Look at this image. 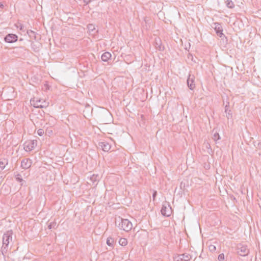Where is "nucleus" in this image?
<instances>
[{
  "mask_svg": "<svg viewBox=\"0 0 261 261\" xmlns=\"http://www.w3.org/2000/svg\"><path fill=\"white\" fill-rule=\"evenodd\" d=\"M116 225L119 229L125 231H130L133 227V224L130 221L127 219H122L120 217L118 220L116 221Z\"/></svg>",
  "mask_w": 261,
  "mask_h": 261,
  "instance_id": "obj_1",
  "label": "nucleus"
},
{
  "mask_svg": "<svg viewBox=\"0 0 261 261\" xmlns=\"http://www.w3.org/2000/svg\"><path fill=\"white\" fill-rule=\"evenodd\" d=\"M12 230L7 231L3 236V246L2 247V252L4 254L6 252L8 249V245L10 242L12 241Z\"/></svg>",
  "mask_w": 261,
  "mask_h": 261,
  "instance_id": "obj_2",
  "label": "nucleus"
},
{
  "mask_svg": "<svg viewBox=\"0 0 261 261\" xmlns=\"http://www.w3.org/2000/svg\"><path fill=\"white\" fill-rule=\"evenodd\" d=\"M99 120L102 124L110 123L112 121V115L107 110H104L99 115Z\"/></svg>",
  "mask_w": 261,
  "mask_h": 261,
  "instance_id": "obj_3",
  "label": "nucleus"
},
{
  "mask_svg": "<svg viewBox=\"0 0 261 261\" xmlns=\"http://www.w3.org/2000/svg\"><path fill=\"white\" fill-rule=\"evenodd\" d=\"M31 102L35 108H46L48 106V103L41 99L33 98L31 99Z\"/></svg>",
  "mask_w": 261,
  "mask_h": 261,
  "instance_id": "obj_4",
  "label": "nucleus"
},
{
  "mask_svg": "<svg viewBox=\"0 0 261 261\" xmlns=\"http://www.w3.org/2000/svg\"><path fill=\"white\" fill-rule=\"evenodd\" d=\"M162 214L166 217H169L172 214V208L169 202L165 201L163 203L161 210Z\"/></svg>",
  "mask_w": 261,
  "mask_h": 261,
  "instance_id": "obj_5",
  "label": "nucleus"
},
{
  "mask_svg": "<svg viewBox=\"0 0 261 261\" xmlns=\"http://www.w3.org/2000/svg\"><path fill=\"white\" fill-rule=\"evenodd\" d=\"M237 253L242 256H246L249 253V249L246 245L243 244H239L237 247Z\"/></svg>",
  "mask_w": 261,
  "mask_h": 261,
  "instance_id": "obj_6",
  "label": "nucleus"
},
{
  "mask_svg": "<svg viewBox=\"0 0 261 261\" xmlns=\"http://www.w3.org/2000/svg\"><path fill=\"white\" fill-rule=\"evenodd\" d=\"M192 258L190 254L185 253L181 254H177L174 257V259L175 261H189Z\"/></svg>",
  "mask_w": 261,
  "mask_h": 261,
  "instance_id": "obj_7",
  "label": "nucleus"
},
{
  "mask_svg": "<svg viewBox=\"0 0 261 261\" xmlns=\"http://www.w3.org/2000/svg\"><path fill=\"white\" fill-rule=\"evenodd\" d=\"M24 149L27 151H30L35 148L36 145V141L32 140L26 142L24 144Z\"/></svg>",
  "mask_w": 261,
  "mask_h": 261,
  "instance_id": "obj_8",
  "label": "nucleus"
},
{
  "mask_svg": "<svg viewBox=\"0 0 261 261\" xmlns=\"http://www.w3.org/2000/svg\"><path fill=\"white\" fill-rule=\"evenodd\" d=\"M187 82L188 87L191 90H193L195 88V76L194 75L189 74Z\"/></svg>",
  "mask_w": 261,
  "mask_h": 261,
  "instance_id": "obj_9",
  "label": "nucleus"
},
{
  "mask_svg": "<svg viewBox=\"0 0 261 261\" xmlns=\"http://www.w3.org/2000/svg\"><path fill=\"white\" fill-rule=\"evenodd\" d=\"M18 36L14 34H9L5 37V41L8 43H14L17 40Z\"/></svg>",
  "mask_w": 261,
  "mask_h": 261,
  "instance_id": "obj_10",
  "label": "nucleus"
},
{
  "mask_svg": "<svg viewBox=\"0 0 261 261\" xmlns=\"http://www.w3.org/2000/svg\"><path fill=\"white\" fill-rule=\"evenodd\" d=\"M32 161L29 159H24L21 162V167L24 169H29L32 165Z\"/></svg>",
  "mask_w": 261,
  "mask_h": 261,
  "instance_id": "obj_11",
  "label": "nucleus"
},
{
  "mask_svg": "<svg viewBox=\"0 0 261 261\" xmlns=\"http://www.w3.org/2000/svg\"><path fill=\"white\" fill-rule=\"evenodd\" d=\"M98 147L104 151H108L111 149V145L107 141L99 142Z\"/></svg>",
  "mask_w": 261,
  "mask_h": 261,
  "instance_id": "obj_12",
  "label": "nucleus"
},
{
  "mask_svg": "<svg viewBox=\"0 0 261 261\" xmlns=\"http://www.w3.org/2000/svg\"><path fill=\"white\" fill-rule=\"evenodd\" d=\"M225 4L229 9L234 8L236 5L241 7L240 5L237 4V0H226L225 1Z\"/></svg>",
  "mask_w": 261,
  "mask_h": 261,
  "instance_id": "obj_13",
  "label": "nucleus"
},
{
  "mask_svg": "<svg viewBox=\"0 0 261 261\" xmlns=\"http://www.w3.org/2000/svg\"><path fill=\"white\" fill-rule=\"evenodd\" d=\"M215 25V30L216 31V33L217 34L218 36H219L220 37L222 36V35H224L223 34V29L222 28V26L220 24L218 23H214Z\"/></svg>",
  "mask_w": 261,
  "mask_h": 261,
  "instance_id": "obj_14",
  "label": "nucleus"
},
{
  "mask_svg": "<svg viewBox=\"0 0 261 261\" xmlns=\"http://www.w3.org/2000/svg\"><path fill=\"white\" fill-rule=\"evenodd\" d=\"M155 47L160 51L163 50L164 49V46L162 44L161 40L159 38L155 39Z\"/></svg>",
  "mask_w": 261,
  "mask_h": 261,
  "instance_id": "obj_15",
  "label": "nucleus"
},
{
  "mask_svg": "<svg viewBox=\"0 0 261 261\" xmlns=\"http://www.w3.org/2000/svg\"><path fill=\"white\" fill-rule=\"evenodd\" d=\"M111 54L109 52H105L101 55V60L104 62H108L111 58Z\"/></svg>",
  "mask_w": 261,
  "mask_h": 261,
  "instance_id": "obj_16",
  "label": "nucleus"
},
{
  "mask_svg": "<svg viewBox=\"0 0 261 261\" xmlns=\"http://www.w3.org/2000/svg\"><path fill=\"white\" fill-rule=\"evenodd\" d=\"M8 163V160L5 158L0 160V172L5 168L6 165Z\"/></svg>",
  "mask_w": 261,
  "mask_h": 261,
  "instance_id": "obj_17",
  "label": "nucleus"
},
{
  "mask_svg": "<svg viewBox=\"0 0 261 261\" xmlns=\"http://www.w3.org/2000/svg\"><path fill=\"white\" fill-rule=\"evenodd\" d=\"M99 179V176L98 175L93 174L90 177L89 180L93 184H94L95 182H97Z\"/></svg>",
  "mask_w": 261,
  "mask_h": 261,
  "instance_id": "obj_18",
  "label": "nucleus"
},
{
  "mask_svg": "<svg viewBox=\"0 0 261 261\" xmlns=\"http://www.w3.org/2000/svg\"><path fill=\"white\" fill-rule=\"evenodd\" d=\"M229 105H226L225 107V112L226 113V117L228 119L231 118L232 114L230 110H228Z\"/></svg>",
  "mask_w": 261,
  "mask_h": 261,
  "instance_id": "obj_19",
  "label": "nucleus"
},
{
  "mask_svg": "<svg viewBox=\"0 0 261 261\" xmlns=\"http://www.w3.org/2000/svg\"><path fill=\"white\" fill-rule=\"evenodd\" d=\"M119 243L122 246H125L127 244V240L125 238H120L119 241Z\"/></svg>",
  "mask_w": 261,
  "mask_h": 261,
  "instance_id": "obj_20",
  "label": "nucleus"
},
{
  "mask_svg": "<svg viewBox=\"0 0 261 261\" xmlns=\"http://www.w3.org/2000/svg\"><path fill=\"white\" fill-rule=\"evenodd\" d=\"M213 133H214L213 135V139L214 141H217L220 139L219 134L217 132H214V129H213Z\"/></svg>",
  "mask_w": 261,
  "mask_h": 261,
  "instance_id": "obj_21",
  "label": "nucleus"
},
{
  "mask_svg": "<svg viewBox=\"0 0 261 261\" xmlns=\"http://www.w3.org/2000/svg\"><path fill=\"white\" fill-rule=\"evenodd\" d=\"M16 179L17 181L21 183V186H22L24 183H25V181L21 177V175L20 174H17L15 176Z\"/></svg>",
  "mask_w": 261,
  "mask_h": 261,
  "instance_id": "obj_22",
  "label": "nucleus"
},
{
  "mask_svg": "<svg viewBox=\"0 0 261 261\" xmlns=\"http://www.w3.org/2000/svg\"><path fill=\"white\" fill-rule=\"evenodd\" d=\"M114 243V240L113 238L109 237L107 240V244L108 246L112 247Z\"/></svg>",
  "mask_w": 261,
  "mask_h": 261,
  "instance_id": "obj_23",
  "label": "nucleus"
},
{
  "mask_svg": "<svg viewBox=\"0 0 261 261\" xmlns=\"http://www.w3.org/2000/svg\"><path fill=\"white\" fill-rule=\"evenodd\" d=\"M57 225V223L55 221L50 222L48 225V228L51 229L52 228H55Z\"/></svg>",
  "mask_w": 261,
  "mask_h": 261,
  "instance_id": "obj_24",
  "label": "nucleus"
},
{
  "mask_svg": "<svg viewBox=\"0 0 261 261\" xmlns=\"http://www.w3.org/2000/svg\"><path fill=\"white\" fill-rule=\"evenodd\" d=\"M87 28L90 32H93L95 30V26L93 24H89Z\"/></svg>",
  "mask_w": 261,
  "mask_h": 261,
  "instance_id": "obj_25",
  "label": "nucleus"
},
{
  "mask_svg": "<svg viewBox=\"0 0 261 261\" xmlns=\"http://www.w3.org/2000/svg\"><path fill=\"white\" fill-rule=\"evenodd\" d=\"M27 34L31 38H36L35 33L32 30H28Z\"/></svg>",
  "mask_w": 261,
  "mask_h": 261,
  "instance_id": "obj_26",
  "label": "nucleus"
},
{
  "mask_svg": "<svg viewBox=\"0 0 261 261\" xmlns=\"http://www.w3.org/2000/svg\"><path fill=\"white\" fill-rule=\"evenodd\" d=\"M208 249L211 252H215L216 250V247L215 245L211 244L208 246Z\"/></svg>",
  "mask_w": 261,
  "mask_h": 261,
  "instance_id": "obj_27",
  "label": "nucleus"
},
{
  "mask_svg": "<svg viewBox=\"0 0 261 261\" xmlns=\"http://www.w3.org/2000/svg\"><path fill=\"white\" fill-rule=\"evenodd\" d=\"M224 258H225V256L223 253H221V254H219L218 257V259L219 261H223L224 260Z\"/></svg>",
  "mask_w": 261,
  "mask_h": 261,
  "instance_id": "obj_28",
  "label": "nucleus"
},
{
  "mask_svg": "<svg viewBox=\"0 0 261 261\" xmlns=\"http://www.w3.org/2000/svg\"><path fill=\"white\" fill-rule=\"evenodd\" d=\"M44 133V132L43 129L40 128L37 130V134L40 136H42Z\"/></svg>",
  "mask_w": 261,
  "mask_h": 261,
  "instance_id": "obj_29",
  "label": "nucleus"
},
{
  "mask_svg": "<svg viewBox=\"0 0 261 261\" xmlns=\"http://www.w3.org/2000/svg\"><path fill=\"white\" fill-rule=\"evenodd\" d=\"M157 195V192L156 191H154L153 194H152V197H153V200H154L155 197Z\"/></svg>",
  "mask_w": 261,
  "mask_h": 261,
  "instance_id": "obj_30",
  "label": "nucleus"
},
{
  "mask_svg": "<svg viewBox=\"0 0 261 261\" xmlns=\"http://www.w3.org/2000/svg\"><path fill=\"white\" fill-rule=\"evenodd\" d=\"M46 133H47L48 135H51L53 133V132L51 130L47 129Z\"/></svg>",
  "mask_w": 261,
  "mask_h": 261,
  "instance_id": "obj_31",
  "label": "nucleus"
},
{
  "mask_svg": "<svg viewBox=\"0 0 261 261\" xmlns=\"http://www.w3.org/2000/svg\"><path fill=\"white\" fill-rule=\"evenodd\" d=\"M4 7V5L2 3H0V8H3Z\"/></svg>",
  "mask_w": 261,
  "mask_h": 261,
  "instance_id": "obj_32",
  "label": "nucleus"
},
{
  "mask_svg": "<svg viewBox=\"0 0 261 261\" xmlns=\"http://www.w3.org/2000/svg\"><path fill=\"white\" fill-rule=\"evenodd\" d=\"M34 46H35L34 44H32V47L34 48Z\"/></svg>",
  "mask_w": 261,
  "mask_h": 261,
  "instance_id": "obj_33",
  "label": "nucleus"
}]
</instances>
